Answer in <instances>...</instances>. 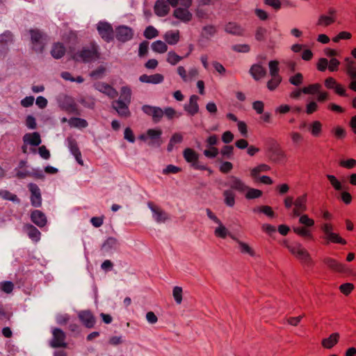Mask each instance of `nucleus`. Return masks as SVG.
<instances>
[{
  "mask_svg": "<svg viewBox=\"0 0 356 356\" xmlns=\"http://www.w3.org/2000/svg\"><path fill=\"white\" fill-rule=\"evenodd\" d=\"M225 186L239 193L244 194L247 200L259 198L263 194L261 190L250 187L243 179L235 175L227 177Z\"/></svg>",
  "mask_w": 356,
  "mask_h": 356,
  "instance_id": "f257e3e1",
  "label": "nucleus"
},
{
  "mask_svg": "<svg viewBox=\"0 0 356 356\" xmlns=\"http://www.w3.org/2000/svg\"><path fill=\"white\" fill-rule=\"evenodd\" d=\"M284 245L289 252L302 263L307 266H311L313 264V261L309 253L300 243H296L295 244L290 245L285 241Z\"/></svg>",
  "mask_w": 356,
  "mask_h": 356,
  "instance_id": "f03ea898",
  "label": "nucleus"
},
{
  "mask_svg": "<svg viewBox=\"0 0 356 356\" xmlns=\"http://www.w3.org/2000/svg\"><path fill=\"white\" fill-rule=\"evenodd\" d=\"M266 152L270 161L275 163H284L286 161V154L280 145L275 140L268 143Z\"/></svg>",
  "mask_w": 356,
  "mask_h": 356,
  "instance_id": "7ed1b4c3",
  "label": "nucleus"
},
{
  "mask_svg": "<svg viewBox=\"0 0 356 356\" xmlns=\"http://www.w3.org/2000/svg\"><path fill=\"white\" fill-rule=\"evenodd\" d=\"M99 57L98 46L95 43H91L89 46L84 47L74 55V60L83 62H90L99 58Z\"/></svg>",
  "mask_w": 356,
  "mask_h": 356,
  "instance_id": "20e7f679",
  "label": "nucleus"
},
{
  "mask_svg": "<svg viewBox=\"0 0 356 356\" xmlns=\"http://www.w3.org/2000/svg\"><path fill=\"white\" fill-rule=\"evenodd\" d=\"M321 229L323 233V238L325 241V244L330 243L342 245L346 244L345 239L341 237L339 234L334 232V226L331 223H323L321 226Z\"/></svg>",
  "mask_w": 356,
  "mask_h": 356,
  "instance_id": "39448f33",
  "label": "nucleus"
},
{
  "mask_svg": "<svg viewBox=\"0 0 356 356\" xmlns=\"http://www.w3.org/2000/svg\"><path fill=\"white\" fill-rule=\"evenodd\" d=\"M30 34L33 50L42 53L48 42L47 35L38 29L30 30Z\"/></svg>",
  "mask_w": 356,
  "mask_h": 356,
  "instance_id": "423d86ee",
  "label": "nucleus"
},
{
  "mask_svg": "<svg viewBox=\"0 0 356 356\" xmlns=\"http://www.w3.org/2000/svg\"><path fill=\"white\" fill-rule=\"evenodd\" d=\"M177 72L181 80L186 83L193 81L199 74V70L195 67H191L187 71L184 67L179 66L177 68Z\"/></svg>",
  "mask_w": 356,
  "mask_h": 356,
  "instance_id": "0eeeda50",
  "label": "nucleus"
},
{
  "mask_svg": "<svg viewBox=\"0 0 356 356\" xmlns=\"http://www.w3.org/2000/svg\"><path fill=\"white\" fill-rule=\"evenodd\" d=\"M147 206L153 213V218L156 222H165L169 219L168 214L152 202H149Z\"/></svg>",
  "mask_w": 356,
  "mask_h": 356,
  "instance_id": "6e6552de",
  "label": "nucleus"
},
{
  "mask_svg": "<svg viewBox=\"0 0 356 356\" xmlns=\"http://www.w3.org/2000/svg\"><path fill=\"white\" fill-rule=\"evenodd\" d=\"M97 31L105 41L109 42L113 39V30L110 24L102 22H99L97 24Z\"/></svg>",
  "mask_w": 356,
  "mask_h": 356,
  "instance_id": "1a4fd4ad",
  "label": "nucleus"
},
{
  "mask_svg": "<svg viewBox=\"0 0 356 356\" xmlns=\"http://www.w3.org/2000/svg\"><path fill=\"white\" fill-rule=\"evenodd\" d=\"M307 195H302L301 196L298 197L294 200V209L293 210V216L294 217H298L301 215L302 213L305 212L307 210Z\"/></svg>",
  "mask_w": 356,
  "mask_h": 356,
  "instance_id": "9d476101",
  "label": "nucleus"
},
{
  "mask_svg": "<svg viewBox=\"0 0 356 356\" xmlns=\"http://www.w3.org/2000/svg\"><path fill=\"white\" fill-rule=\"evenodd\" d=\"M28 187L31 193V204L35 207H40L42 204V197L39 187L33 183L29 184Z\"/></svg>",
  "mask_w": 356,
  "mask_h": 356,
  "instance_id": "9b49d317",
  "label": "nucleus"
},
{
  "mask_svg": "<svg viewBox=\"0 0 356 356\" xmlns=\"http://www.w3.org/2000/svg\"><path fill=\"white\" fill-rule=\"evenodd\" d=\"M131 29L127 26H120L115 30L116 38L121 42H127L133 37Z\"/></svg>",
  "mask_w": 356,
  "mask_h": 356,
  "instance_id": "f8f14e48",
  "label": "nucleus"
},
{
  "mask_svg": "<svg viewBox=\"0 0 356 356\" xmlns=\"http://www.w3.org/2000/svg\"><path fill=\"white\" fill-rule=\"evenodd\" d=\"M53 340L51 341V346L54 348L66 347L67 344L65 342V334L60 329L55 328L53 332Z\"/></svg>",
  "mask_w": 356,
  "mask_h": 356,
  "instance_id": "ddd939ff",
  "label": "nucleus"
},
{
  "mask_svg": "<svg viewBox=\"0 0 356 356\" xmlns=\"http://www.w3.org/2000/svg\"><path fill=\"white\" fill-rule=\"evenodd\" d=\"M95 88L111 99L116 97L118 95V91L115 88L106 83H97L95 84Z\"/></svg>",
  "mask_w": 356,
  "mask_h": 356,
  "instance_id": "4468645a",
  "label": "nucleus"
},
{
  "mask_svg": "<svg viewBox=\"0 0 356 356\" xmlns=\"http://www.w3.org/2000/svg\"><path fill=\"white\" fill-rule=\"evenodd\" d=\"M129 104V103L122 102L121 100H115L113 102L112 106L120 116L127 118L130 115Z\"/></svg>",
  "mask_w": 356,
  "mask_h": 356,
  "instance_id": "2eb2a0df",
  "label": "nucleus"
},
{
  "mask_svg": "<svg viewBox=\"0 0 356 356\" xmlns=\"http://www.w3.org/2000/svg\"><path fill=\"white\" fill-rule=\"evenodd\" d=\"M16 177L19 179H24L27 177H33L35 179H43L44 175L41 170L32 169L30 170L20 171L18 170L16 173Z\"/></svg>",
  "mask_w": 356,
  "mask_h": 356,
  "instance_id": "dca6fc26",
  "label": "nucleus"
},
{
  "mask_svg": "<svg viewBox=\"0 0 356 356\" xmlns=\"http://www.w3.org/2000/svg\"><path fill=\"white\" fill-rule=\"evenodd\" d=\"M270 170V165L266 163H260L250 169V176L254 181H258L260 174L267 172Z\"/></svg>",
  "mask_w": 356,
  "mask_h": 356,
  "instance_id": "f3484780",
  "label": "nucleus"
},
{
  "mask_svg": "<svg viewBox=\"0 0 356 356\" xmlns=\"http://www.w3.org/2000/svg\"><path fill=\"white\" fill-rule=\"evenodd\" d=\"M173 15L175 18L185 23L190 22L192 19V14L187 8H177L174 10Z\"/></svg>",
  "mask_w": 356,
  "mask_h": 356,
  "instance_id": "a211bd4d",
  "label": "nucleus"
},
{
  "mask_svg": "<svg viewBox=\"0 0 356 356\" xmlns=\"http://www.w3.org/2000/svg\"><path fill=\"white\" fill-rule=\"evenodd\" d=\"M79 318L87 327H92L95 324V318L90 311H81L79 313Z\"/></svg>",
  "mask_w": 356,
  "mask_h": 356,
  "instance_id": "6ab92c4d",
  "label": "nucleus"
},
{
  "mask_svg": "<svg viewBox=\"0 0 356 356\" xmlns=\"http://www.w3.org/2000/svg\"><path fill=\"white\" fill-rule=\"evenodd\" d=\"M68 147L71 153L75 157L76 161L81 165H83V161L81 159V154L78 147L76 140L72 138H67Z\"/></svg>",
  "mask_w": 356,
  "mask_h": 356,
  "instance_id": "aec40b11",
  "label": "nucleus"
},
{
  "mask_svg": "<svg viewBox=\"0 0 356 356\" xmlns=\"http://www.w3.org/2000/svg\"><path fill=\"white\" fill-rule=\"evenodd\" d=\"M119 248V243L115 238H108L102 245V250L104 253H110L117 250Z\"/></svg>",
  "mask_w": 356,
  "mask_h": 356,
  "instance_id": "412c9836",
  "label": "nucleus"
},
{
  "mask_svg": "<svg viewBox=\"0 0 356 356\" xmlns=\"http://www.w3.org/2000/svg\"><path fill=\"white\" fill-rule=\"evenodd\" d=\"M13 41V35L10 31H6L0 35V54L7 52L8 46Z\"/></svg>",
  "mask_w": 356,
  "mask_h": 356,
  "instance_id": "4be33fe9",
  "label": "nucleus"
},
{
  "mask_svg": "<svg viewBox=\"0 0 356 356\" xmlns=\"http://www.w3.org/2000/svg\"><path fill=\"white\" fill-rule=\"evenodd\" d=\"M162 131L160 129H149L147 131V137L150 139L149 145H156L159 147L161 144L160 141Z\"/></svg>",
  "mask_w": 356,
  "mask_h": 356,
  "instance_id": "5701e85b",
  "label": "nucleus"
},
{
  "mask_svg": "<svg viewBox=\"0 0 356 356\" xmlns=\"http://www.w3.org/2000/svg\"><path fill=\"white\" fill-rule=\"evenodd\" d=\"M25 145L38 146L41 143L40 135L38 132L28 133L23 136Z\"/></svg>",
  "mask_w": 356,
  "mask_h": 356,
  "instance_id": "b1692460",
  "label": "nucleus"
},
{
  "mask_svg": "<svg viewBox=\"0 0 356 356\" xmlns=\"http://www.w3.org/2000/svg\"><path fill=\"white\" fill-rule=\"evenodd\" d=\"M170 10L169 4L165 0H157L154 5V12L160 17L165 16Z\"/></svg>",
  "mask_w": 356,
  "mask_h": 356,
  "instance_id": "393cba45",
  "label": "nucleus"
},
{
  "mask_svg": "<svg viewBox=\"0 0 356 356\" xmlns=\"http://www.w3.org/2000/svg\"><path fill=\"white\" fill-rule=\"evenodd\" d=\"M308 131L314 138H318L323 132V124L319 120H314L308 124Z\"/></svg>",
  "mask_w": 356,
  "mask_h": 356,
  "instance_id": "a878e982",
  "label": "nucleus"
},
{
  "mask_svg": "<svg viewBox=\"0 0 356 356\" xmlns=\"http://www.w3.org/2000/svg\"><path fill=\"white\" fill-rule=\"evenodd\" d=\"M31 218L33 222L40 227H44L47 223V218L44 213L39 210L32 211Z\"/></svg>",
  "mask_w": 356,
  "mask_h": 356,
  "instance_id": "bb28decb",
  "label": "nucleus"
},
{
  "mask_svg": "<svg viewBox=\"0 0 356 356\" xmlns=\"http://www.w3.org/2000/svg\"><path fill=\"white\" fill-rule=\"evenodd\" d=\"M198 97L195 95L191 96L189 99V103L184 106V109L187 111L190 115H194L197 113L199 111V106L197 104Z\"/></svg>",
  "mask_w": 356,
  "mask_h": 356,
  "instance_id": "cd10ccee",
  "label": "nucleus"
},
{
  "mask_svg": "<svg viewBox=\"0 0 356 356\" xmlns=\"http://www.w3.org/2000/svg\"><path fill=\"white\" fill-rule=\"evenodd\" d=\"M163 39L170 45L176 44L180 39L179 31L170 30L167 31L163 35Z\"/></svg>",
  "mask_w": 356,
  "mask_h": 356,
  "instance_id": "c85d7f7f",
  "label": "nucleus"
},
{
  "mask_svg": "<svg viewBox=\"0 0 356 356\" xmlns=\"http://www.w3.org/2000/svg\"><path fill=\"white\" fill-rule=\"evenodd\" d=\"M324 264L327 266L330 269L336 272L342 273L345 271V266L343 264L338 262L337 260L331 257H325L323 259Z\"/></svg>",
  "mask_w": 356,
  "mask_h": 356,
  "instance_id": "c756f323",
  "label": "nucleus"
},
{
  "mask_svg": "<svg viewBox=\"0 0 356 356\" xmlns=\"http://www.w3.org/2000/svg\"><path fill=\"white\" fill-rule=\"evenodd\" d=\"M218 227L214 230V235L218 238H225L229 236L232 239V236H235L232 234L228 229L222 224L221 220L219 223H216Z\"/></svg>",
  "mask_w": 356,
  "mask_h": 356,
  "instance_id": "7c9ffc66",
  "label": "nucleus"
},
{
  "mask_svg": "<svg viewBox=\"0 0 356 356\" xmlns=\"http://www.w3.org/2000/svg\"><path fill=\"white\" fill-rule=\"evenodd\" d=\"M232 240L236 241L238 244V250L242 254H248L251 257L254 256L255 253L254 250L248 243L239 240L236 236H232Z\"/></svg>",
  "mask_w": 356,
  "mask_h": 356,
  "instance_id": "2f4dec72",
  "label": "nucleus"
},
{
  "mask_svg": "<svg viewBox=\"0 0 356 356\" xmlns=\"http://www.w3.org/2000/svg\"><path fill=\"white\" fill-rule=\"evenodd\" d=\"M346 72L350 79L356 78V67L355 65V60L350 58L346 57L344 59Z\"/></svg>",
  "mask_w": 356,
  "mask_h": 356,
  "instance_id": "473e14b6",
  "label": "nucleus"
},
{
  "mask_svg": "<svg viewBox=\"0 0 356 356\" xmlns=\"http://www.w3.org/2000/svg\"><path fill=\"white\" fill-rule=\"evenodd\" d=\"M183 156L184 159L192 164L198 161L199 154L192 148H186L183 152Z\"/></svg>",
  "mask_w": 356,
  "mask_h": 356,
  "instance_id": "72a5a7b5",
  "label": "nucleus"
},
{
  "mask_svg": "<svg viewBox=\"0 0 356 356\" xmlns=\"http://www.w3.org/2000/svg\"><path fill=\"white\" fill-rule=\"evenodd\" d=\"M339 339V334L337 332L332 333L329 337L323 339L322 346L325 348L330 349L335 346Z\"/></svg>",
  "mask_w": 356,
  "mask_h": 356,
  "instance_id": "f704fd0d",
  "label": "nucleus"
},
{
  "mask_svg": "<svg viewBox=\"0 0 356 356\" xmlns=\"http://www.w3.org/2000/svg\"><path fill=\"white\" fill-rule=\"evenodd\" d=\"M65 53V47L62 43L56 42L53 44L51 50V54L54 58H60L64 56Z\"/></svg>",
  "mask_w": 356,
  "mask_h": 356,
  "instance_id": "c9c22d12",
  "label": "nucleus"
},
{
  "mask_svg": "<svg viewBox=\"0 0 356 356\" xmlns=\"http://www.w3.org/2000/svg\"><path fill=\"white\" fill-rule=\"evenodd\" d=\"M250 72L254 79L259 80L266 75V70L260 65H254L251 67Z\"/></svg>",
  "mask_w": 356,
  "mask_h": 356,
  "instance_id": "e433bc0d",
  "label": "nucleus"
},
{
  "mask_svg": "<svg viewBox=\"0 0 356 356\" xmlns=\"http://www.w3.org/2000/svg\"><path fill=\"white\" fill-rule=\"evenodd\" d=\"M25 229L29 237L32 241L38 242L40 239L41 233L33 225H27L25 226Z\"/></svg>",
  "mask_w": 356,
  "mask_h": 356,
  "instance_id": "4c0bfd02",
  "label": "nucleus"
},
{
  "mask_svg": "<svg viewBox=\"0 0 356 356\" xmlns=\"http://www.w3.org/2000/svg\"><path fill=\"white\" fill-rule=\"evenodd\" d=\"M232 190L233 189L225 190L223 191L222 193L224 197V202L227 206L229 207H233L235 204L236 195Z\"/></svg>",
  "mask_w": 356,
  "mask_h": 356,
  "instance_id": "58836bf2",
  "label": "nucleus"
},
{
  "mask_svg": "<svg viewBox=\"0 0 356 356\" xmlns=\"http://www.w3.org/2000/svg\"><path fill=\"white\" fill-rule=\"evenodd\" d=\"M225 29L226 32L233 35H242L243 33V29L234 22H229L226 24Z\"/></svg>",
  "mask_w": 356,
  "mask_h": 356,
  "instance_id": "ea45409f",
  "label": "nucleus"
},
{
  "mask_svg": "<svg viewBox=\"0 0 356 356\" xmlns=\"http://www.w3.org/2000/svg\"><path fill=\"white\" fill-rule=\"evenodd\" d=\"M131 99V90L128 86H123L120 90V96L118 100L130 104Z\"/></svg>",
  "mask_w": 356,
  "mask_h": 356,
  "instance_id": "a19ab883",
  "label": "nucleus"
},
{
  "mask_svg": "<svg viewBox=\"0 0 356 356\" xmlns=\"http://www.w3.org/2000/svg\"><path fill=\"white\" fill-rule=\"evenodd\" d=\"M252 211L254 213H262L270 218H273L275 216V213L273 211V209L267 205L254 207Z\"/></svg>",
  "mask_w": 356,
  "mask_h": 356,
  "instance_id": "79ce46f5",
  "label": "nucleus"
},
{
  "mask_svg": "<svg viewBox=\"0 0 356 356\" xmlns=\"http://www.w3.org/2000/svg\"><path fill=\"white\" fill-rule=\"evenodd\" d=\"M152 49L155 52L163 54L167 51L168 46L165 42L156 40L152 44Z\"/></svg>",
  "mask_w": 356,
  "mask_h": 356,
  "instance_id": "37998d69",
  "label": "nucleus"
},
{
  "mask_svg": "<svg viewBox=\"0 0 356 356\" xmlns=\"http://www.w3.org/2000/svg\"><path fill=\"white\" fill-rule=\"evenodd\" d=\"M321 88L322 86L320 83H314L302 88V93L304 94L314 95L317 94V92H319V90H321Z\"/></svg>",
  "mask_w": 356,
  "mask_h": 356,
  "instance_id": "c03bdc74",
  "label": "nucleus"
},
{
  "mask_svg": "<svg viewBox=\"0 0 356 356\" xmlns=\"http://www.w3.org/2000/svg\"><path fill=\"white\" fill-rule=\"evenodd\" d=\"M289 136L294 145H300L304 140V136L297 131H292L290 132Z\"/></svg>",
  "mask_w": 356,
  "mask_h": 356,
  "instance_id": "a18cd8bd",
  "label": "nucleus"
},
{
  "mask_svg": "<svg viewBox=\"0 0 356 356\" xmlns=\"http://www.w3.org/2000/svg\"><path fill=\"white\" fill-rule=\"evenodd\" d=\"M293 232L300 236L305 237L308 238H312L313 236L309 229L306 227H293Z\"/></svg>",
  "mask_w": 356,
  "mask_h": 356,
  "instance_id": "49530a36",
  "label": "nucleus"
},
{
  "mask_svg": "<svg viewBox=\"0 0 356 356\" xmlns=\"http://www.w3.org/2000/svg\"><path fill=\"white\" fill-rule=\"evenodd\" d=\"M69 124L72 127L78 128H85L88 126L86 120L79 118H72L70 119Z\"/></svg>",
  "mask_w": 356,
  "mask_h": 356,
  "instance_id": "de8ad7c7",
  "label": "nucleus"
},
{
  "mask_svg": "<svg viewBox=\"0 0 356 356\" xmlns=\"http://www.w3.org/2000/svg\"><path fill=\"white\" fill-rule=\"evenodd\" d=\"M203 154L208 159H214L218 155L219 150L216 147H206Z\"/></svg>",
  "mask_w": 356,
  "mask_h": 356,
  "instance_id": "09e8293b",
  "label": "nucleus"
},
{
  "mask_svg": "<svg viewBox=\"0 0 356 356\" xmlns=\"http://www.w3.org/2000/svg\"><path fill=\"white\" fill-rule=\"evenodd\" d=\"M182 60V57L177 54L175 51H169L167 55V61L175 65Z\"/></svg>",
  "mask_w": 356,
  "mask_h": 356,
  "instance_id": "8fccbe9b",
  "label": "nucleus"
},
{
  "mask_svg": "<svg viewBox=\"0 0 356 356\" xmlns=\"http://www.w3.org/2000/svg\"><path fill=\"white\" fill-rule=\"evenodd\" d=\"M335 22V19L326 15H322L319 17L318 25L327 26Z\"/></svg>",
  "mask_w": 356,
  "mask_h": 356,
  "instance_id": "3c124183",
  "label": "nucleus"
},
{
  "mask_svg": "<svg viewBox=\"0 0 356 356\" xmlns=\"http://www.w3.org/2000/svg\"><path fill=\"white\" fill-rule=\"evenodd\" d=\"M281 81L282 77L280 76H271V79L267 83V87L270 90H274Z\"/></svg>",
  "mask_w": 356,
  "mask_h": 356,
  "instance_id": "603ef678",
  "label": "nucleus"
},
{
  "mask_svg": "<svg viewBox=\"0 0 356 356\" xmlns=\"http://www.w3.org/2000/svg\"><path fill=\"white\" fill-rule=\"evenodd\" d=\"M318 104L316 101H311L306 104L305 112L307 115H312L318 110Z\"/></svg>",
  "mask_w": 356,
  "mask_h": 356,
  "instance_id": "864d4df0",
  "label": "nucleus"
},
{
  "mask_svg": "<svg viewBox=\"0 0 356 356\" xmlns=\"http://www.w3.org/2000/svg\"><path fill=\"white\" fill-rule=\"evenodd\" d=\"M269 70L271 76H280L279 74V63L277 60H271L269 62Z\"/></svg>",
  "mask_w": 356,
  "mask_h": 356,
  "instance_id": "5fc2aeb1",
  "label": "nucleus"
},
{
  "mask_svg": "<svg viewBox=\"0 0 356 356\" xmlns=\"http://www.w3.org/2000/svg\"><path fill=\"white\" fill-rule=\"evenodd\" d=\"M182 288L180 286H175L172 290V296L177 304H181L182 302Z\"/></svg>",
  "mask_w": 356,
  "mask_h": 356,
  "instance_id": "6e6d98bb",
  "label": "nucleus"
},
{
  "mask_svg": "<svg viewBox=\"0 0 356 356\" xmlns=\"http://www.w3.org/2000/svg\"><path fill=\"white\" fill-rule=\"evenodd\" d=\"M299 222L308 228L314 225V220L309 218V216L306 214L300 216Z\"/></svg>",
  "mask_w": 356,
  "mask_h": 356,
  "instance_id": "4d7b16f0",
  "label": "nucleus"
},
{
  "mask_svg": "<svg viewBox=\"0 0 356 356\" xmlns=\"http://www.w3.org/2000/svg\"><path fill=\"white\" fill-rule=\"evenodd\" d=\"M327 178L328 179L331 185L334 188L335 190H342V186L341 182L334 175H327Z\"/></svg>",
  "mask_w": 356,
  "mask_h": 356,
  "instance_id": "13d9d810",
  "label": "nucleus"
},
{
  "mask_svg": "<svg viewBox=\"0 0 356 356\" xmlns=\"http://www.w3.org/2000/svg\"><path fill=\"white\" fill-rule=\"evenodd\" d=\"M234 147L232 145H225L221 150L220 154L222 156L230 159L233 155Z\"/></svg>",
  "mask_w": 356,
  "mask_h": 356,
  "instance_id": "bf43d9fd",
  "label": "nucleus"
},
{
  "mask_svg": "<svg viewBox=\"0 0 356 356\" xmlns=\"http://www.w3.org/2000/svg\"><path fill=\"white\" fill-rule=\"evenodd\" d=\"M206 147H216L219 143L218 136L213 134L209 136L205 140Z\"/></svg>",
  "mask_w": 356,
  "mask_h": 356,
  "instance_id": "052dcab7",
  "label": "nucleus"
},
{
  "mask_svg": "<svg viewBox=\"0 0 356 356\" xmlns=\"http://www.w3.org/2000/svg\"><path fill=\"white\" fill-rule=\"evenodd\" d=\"M267 29L264 27L257 28L255 33V38L258 41H263L266 39Z\"/></svg>",
  "mask_w": 356,
  "mask_h": 356,
  "instance_id": "680f3d73",
  "label": "nucleus"
},
{
  "mask_svg": "<svg viewBox=\"0 0 356 356\" xmlns=\"http://www.w3.org/2000/svg\"><path fill=\"white\" fill-rule=\"evenodd\" d=\"M144 35L148 39L154 38L158 35V31L153 26H148L144 32Z\"/></svg>",
  "mask_w": 356,
  "mask_h": 356,
  "instance_id": "e2e57ef3",
  "label": "nucleus"
},
{
  "mask_svg": "<svg viewBox=\"0 0 356 356\" xmlns=\"http://www.w3.org/2000/svg\"><path fill=\"white\" fill-rule=\"evenodd\" d=\"M14 285L11 282H0V289L1 291L6 293H10L13 291Z\"/></svg>",
  "mask_w": 356,
  "mask_h": 356,
  "instance_id": "0e129e2a",
  "label": "nucleus"
},
{
  "mask_svg": "<svg viewBox=\"0 0 356 356\" xmlns=\"http://www.w3.org/2000/svg\"><path fill=\"white\" fill-rule=\"evenodd\" d=\"M332 133L334 136L338 139H342L345 138L346 135V130L340 126H337L332 129Z\"/></svg>",
  "mask_w": 356,
  "mask_h": 356,
  "instance_id": "69168bd1",
  "label": "nucleus"
},
{
  "mask_svg": "<svg viewBox=\"0 0 356 356\" xmlns=\"http://www.w3.org/2000/svg\"><path fill=\"white\" fill-rule=\"evenodd\" d=\"M163 115H165L168 119L171 120L174 118H179L181 115L178 114L177 112L171 107H167L163 111Z\"/></svg>",
  "mask_w": 356,
  "mask_h": 356,
  "instance_id": "338daca9",
  "label": "nucleus"
},
{
  "mask_svg": "<svg viewBox=\"0 0 356 356\" xmlns=\"http://www.w3.org/2000/svg\"><path fill=\"white\" fill-rule=\"evenodd\" d=\"M233 168V164L229 161H222L219 167V170L222 173H228Z\"/></svg>",
  "mask_w": 356,
  "mask_h": 356,
  "instance_id": "774afa93",
  "label": "nucleus"
}]
</instances>
